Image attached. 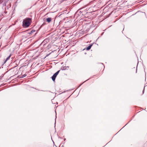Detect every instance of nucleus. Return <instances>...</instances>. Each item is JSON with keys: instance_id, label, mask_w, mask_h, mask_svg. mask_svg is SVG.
I'll list each match as a JSON object with an SVG mask.
<instances>
[{"instance_id": "nucleus-5", "label": "nucleus", "mask_w": 147, "mask_h": 147, "mask_svg": "<svg viewBox=\"0 0 147 147\" xmlns=\"http://www.w3.org/2000/svg\"><path fill=\"white\" fill-rule=\"evenodd\" d=\"M10 57H11V55H10L7 58L6 60L5 61V63L6 62V61L9 59Z\"/></svg>"}, {"instance_id": "nucleus-1", "label": "nucleus", "mask_w": 147, "mask_h": 147, "mask_svg": "<svg viewBox=\"0 0 147 147\" xmlns=\"http://www.w3.org/2000/svg\"><path fill=\"white\" fill-rule=\"evenodd\" d=\"M31 20L30 19L26 18L24 20L23 22V26L24 27H28L30 24Z\"/></svg>"}, {"instance_id": "nucleus-2", "label": "nucleus", "mask_w": 147, "mask_h": 147, "mask_svg": "<svg viewBox=\"0 0 147 147\" xmlns=\"http://www.w3.org/2000/svg\"><path fill=\"white\" fill-rule=\"evenodd\" d=\"M59 72V71H58L55 73L53 75V76L52 77V79L53 81H54L55 80V78H56V77L57 76V75L58 74Z\"/></svg>"}, {"instance_id": "nucleus-4", "label": "nucleus", "mask_w": 147, "mask_h": 147, "mask_svg": "<svg viewBox=\"0 0 147 147\" xmlns=\"http://www.w3.org/2000/svg\"><path fill=\"white\" fill-rule=\"evenodd\" d=\"M47 22H49L51 21V18H48L47 19Z\"/></svg>"}, {"instance_id": "nucleus-3", "label": "nucleus", "mask_w": 147, "mask_h": 147, "mask_svg": "<svg viewBox=\"0 0 147 147\" xmlns=\"http://www.w3.org/2000/svg\"><path fill=\"white\" fill-rule=\"evenodd\" d=\"M92 45H89L88 47L87 48L86 50H90V49Z\"/></svg>"}]
</instances>
